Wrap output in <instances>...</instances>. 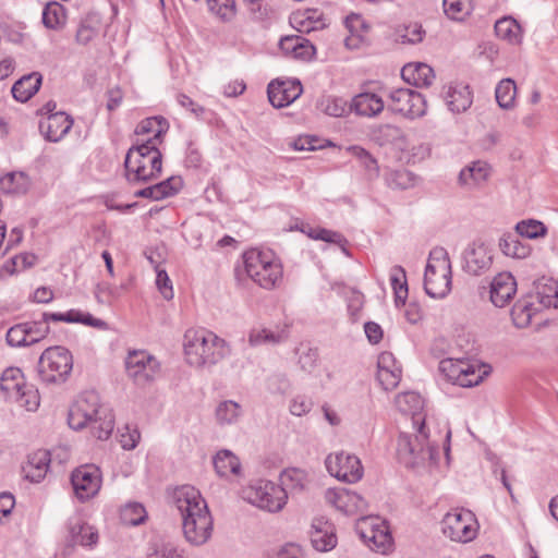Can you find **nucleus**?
<instances>
[{
	"label": "nucleus",
	"mask_w": 558,
	"mask_h": 558,
	"mask_svg": "<svg viewBox=\"0 0 558 558\" xmlns=\"http://www.w3.org/2000/svg\"><path fill=\"white\" fill-rule=\"evenodd\" d=\"M280 47L287 52H292L295 58L303 60L311 59L315 53V47L310 43V40L299 36L282 39L280 41Z\"/></svg>",
	"instance_id": "34"
},
{
	"label": "nucleus",
	"mask_w": 558,
	"mask_h": 558,
	"mask_svg": "<svg viewBox=\"0 0 558 558\" xmlns=\"http://www.w3.org/2000/svg\"><path fill=\"white\" fill-rule=\"evenodd\" d=\"M357 533L374 551L388 554L393 547V538L388 522L379 517H365L357 524Z\"/></svg>",
	"instance_id": "8"
},
{
	"label": "nucleus",
	"mask_w": 558,
	"mask_h": 558,
	"mask_svg": "<svg viewBox=\"0 0 558 558\" xmlns=\"http://www.w3.org/2000/svg\"><path fill=\"white\" fill-rule=\"evenodd\" d=\"M213 464L216 473L220 477L229 476L230 474H239L241 463L239 459L230 450H220L214 457Z\"/></svg>",
	"instance_id": "33"
},
{
	"label": "nucleus",
	"mask_w": 558,
	"mask_h": 558,
	"mask_svg": "<svg viewBox=\"0 0 558 558\" xmlns=\"http://www.w3.org/2000/svg\"><path fill=\"white\" fill-rule=\"evenodd\" d=\"M65 22V10L58 2L46 4L43 11V23L47 28L56 29Z\"/></svg>",
	"instance_id": "42"
},
{
	"label": "nucleus",
	"mask_w": 558,
	"mask_h": 558,
	"mask_svg": "<svg viewBox=\"0 0 558 558\" xmlns=\"http://www.w3.org/2000/svg\"><path fill=\"white\" fill-rule=\"evenodd\" d=\"M173 504L182 517V530L186 542L201 546L213 533V518L205 499L193 486L184 485L173 493Z\"/></svg>",
	"instance_id": "1"
},
{
	"label": "nucleus",
	"mask_w": 558,
	"mask_h": 558,
	"mask_svg": "<svg viewBox=\"0 0 558 558\" xmlns=\"http://www.w3.org/2000/svg\"><path fill=\"white\" fill-rule=\"evenodd\" d=\"M162 143V131L143 143L129 148L124 159L125 179L131 185L148 183L158 179L162 171V154L158 145Z\"/></svg>",
	"instance_id": "3"
},
{
	"label": "nucleus",
	"mask_w": 558,
	"mask_h": 558,
	"mask_svg": "<svg viewBox=\"0 0 558 558\" xmlns=\"http://www.w3.org/2000/svg\"><path fill=\"white\" fill-rule=\"evenodd\" d=\"M26 323L12 326L7 332V342L11 347H27L29 340L27 338Z\"/></svg>",
	"instance_id": "51"
},
{
	"label": "nucleus",
	"mask_w": 558,
	"mask_h": 558,
	"mask_svg": "<svg viewBox=\"0 0 558 558\" xmlns=\"http://www.w3.org/2000/svg\"><path fill=\"white\" fill-rule=\"evenodd\" d=\"M328 500L340 511L350 513L352 509L349 508L351 502L356 509H362L365 505V500L356 493L342 489L340 492L328 490Z\"/></svg>",
	"instance_id": "32"
},
{
	"label": "nucleus",
	"mask_w": 558,
	"mask_h": 558,
	"mask_svg": "<svg viewBox=\"0 0 558 558\" xmlns=\"http://www.w3.org/2000/svg\"><path fill=\"white\" fill-rule=\"evenodd\" d=\"M311 239L322 240L328 243H336L339 245H343L344 243H347V240L342 234L331 230H327L325 228H317L315 233L311 234Z\"/></svg>",
	"instance_id": "60"
},
{
	"label": "nucleus",
	"mask_w": 558,
	"mask_h": 558,
	"mask_svg": "<svg viewBox=\"0 0 558 558\" xmlns=\"http://www.w3.org/2000/svg\"><path fill=\"white\" fill-rule=\"evenodd\" d=\"M71 484L75 496L84 502L99 492L101 486L100 470L93 464L81 465L72 472Z\"/></svg>",
	"instance_id": "14"
},
{
	"label": "nucleus",
	"mask_w": 558,
	"mask_h": 558,
	"mask_svg": "<svg viewBox=\"0 0 558 558\" xmlns=\"http://www.w3.org/2000/svg\"><path fill=\"white\" fill-rule=\"evenodd\" d=\"M390 280L395 292L396 305H404L408 298V283L404 268L401 266H395L392 268Z\"/></svg>",
	"instance_id": "39"
},
{
	"label": "nucleus",
	"mask_w": 558,
	"mask_h": 558,
	"mask_svg": "<svg viewBox=\"0 0 558 558\" xmlns=\"http://www.w3.org/2000/svg\"><path fill=\"white\" fill-rule=\"evenodd\" d=\"M183 186L181 177H170L157 184H155L156 193L159 201L171 197L180 192Z\"/></svg>",
	"instance_id": "50"
},
{
	"label": "nucleus",
	"mask_w": 558,
	"mask_h": 558,
	"mask_svg": "<svg viewBox=\"0 0 558 558\" xmlns=\"http://www.w3.org/2000/svg\"><path fill=\"white\" fill-rule=\"evenodd\" d=\"M383 99L374 93H361L353 97L350 109L359 116L375 117L384 110Z\"/></svg>",
	"instance_id": "23"
},
{
	"label": "nucleus",
	"mask_w": 558,
	"mask_h": 558,
	"mask_svg": "<svg viewBox=\"0 0 558 558\" xmlns=\"http://www.w3.org/2000/svg\"><path fill=\"white\" fill-rule=\"evenodd\" d=\"M70 542L74 545L93 547L98 543L97 530L87 523L76 520L69 522Z\"/></svg>",
	"instance_id": "29"
},
{
	"label": "nucleus",
	"mask_w": 558,
	"mask_h": 558,
	"mask_svg": "<svg viewBox=\"0 0 558 558\" xmlns=\"http://www.w3.org/2000/svg\"><path fill=\"white\" fill-rule=\"evenodd\" d=\"M183 348L190 365L211 366L226 355V342L206 329H189L184 333Z\"/></svg>",
	"instance_id": "4"
},
{
	"label": "nucleus",
	"mask_w": 558,
	"mask_h": 558,
	"mask_svg": "<svg viewBox=\"0 0 558 558\" xmlns=\"http://www.w3.org/2000/svg\"><path fill=\"white\" fill-rule=\"evenodd\" d=\"M493 264V255L488 246L481 241L470 243L462 253V269L472 276H481Z\"/></svg>",
	"instance_id": "16"
},
{
	"label": "nucleus",
	"mask_w": 558,
	"mask_h": 558,
	"mask_svg": "<svg viewBox=\"0 0 558 558\" xmlns=\"http://www.w3.org/2000/svg\"><path fill=\"white\" fill-rule=\"evenodd\" d=\"M73 368L71 352L63 347H51L40 355L37 373L43 383L63 384Z\"/></svg>",
	"instance_id": "7"
},
{
	"label": "nucleus",
	"mask_w": 558,
	"mask_h": 558,
	"mask_svg": "<svg viewBox=\"0 0 558 558\" xmlns=\"http://www.w3.org/2000/svg\"><path fill=\"white\" fill-rule=\"evenodd\" d=\"M517 291V282L510 272H500L490 283V300L497 307L506 306Z\"/></svg>",
	"instance_id": "20"
},
{
	"label": "nucleus",
	"mask_w": 558,
	"mask_h": 558,
	"mask_svg": "<svg viewBox=\"0 0 558 558\" xmlns=\"http://www.w3.org/2000/svg\"><path fill=\"white\" fill-rule=\"evenodd\" d=\"M517 94V86L511 78L501 80L495 89L496 100L500 108L510 109L513 107Z\"/></svg>",
	"instance_id": "38"
},
{
	"label": "nucleus",
	"mask_w": 558,
	"mask_h": 558,
	"mask_svg": "<svg viewBox=\"0 0 558 558\" xmlns=\"http://www.w3.org/2000/svg\"><path fill=\"white\" fill-rule=\"evenodd\" d=\"M500 251L512 258H525L531 253L530 245L519 234L505 233L499 240Z\"/></svg>",
	"instance_id": "30"
},
{
	"label": "nucleus",
	"mask_w": 558,
	"mask_h": 558,
	"mask_svg": "<svg viewBox=\"0 0 558 558\" xmlns=\"http://www.w3.org/2000/svg\"><path fill=\"white\" fill-rule=\"evenodd\" d=\"M533 311L534 307L530 301H517L511 308L513 324L519 328L526 327L531 323Z\"/></svg>",
	"instance_id": "45"
},
{
	"label": "nucleus",
	"mask_w": 558,
	"mask_h": 558,
	"mask_svg": "<svg viewBox=\"0 0 558 558\" xmlns=\"http://www.w3.org/2000/svg\"><path fill=\"white\" fill-rule=\"evenodd\" d=\"M389 109L408 118H418L425 114V98L416 90L398 88L389 94Z\"/></svg>",
	"instance_id": "15"
},
{
	"label": "nucleus",
	"mask_w": 558,
	"mask_h": 558,
	"mask_svg": "<svg viewBox=\"0 0 558 558\" xmlns=\"http://www.w3.org/2000/svg\"><path fill=\"white\" fill-rule=\"evenodd\" d=\"M210 12L223 21H230L235 15L234 0H206Z\"/></svg>",
	"instance_id": "49"
},
{
	"label": "nucleus",
	"mask_w": 558,
	"mask_h": 558,
	"mask_svg": "<svg viewBox=\"0 0 558 558\" xmlns=\"http://www.w3.org/2000/svg\"><path fill=\"white\" fill-rule=\"evenodd\" d=\"M92 435L99 440H107L114 429V421H89Z\"/></svg>",
	"instance_id": "57"
},
{
	"label": "nucleus",
	"mask_w": 558,
	"mask_h": 558,
	"mask_svg": "<svg viewBox=\"0 0 558 558\" xmlns=\"http://www.w3.org/2000/svg\"><path fill=\"white\" fill-rule=\"evenodd\" d=\"M50 452L48 450H37L27 457V461L22 466L26 480L33 483L41 482L50 465Z\"/></svg>",
	"instance_id": "22"
},
{
	"label": "nucleus",
	"mask_w": 558,
	"mask_h": 558,
	"mask_svg": "<svg viewBox=\"0 0 558 558\" xmlns=\"http://www.w3.org/2000/svg\"><path fill=\"white\" fill-rule=\"evenodd\" d=\"M96 35L97 29L87 21H82L76 31V43L80 45H87Z\"/></svg>",
	"instance_id": "62"
},
{
	"label": "nucleus",
	"mask_w": 558,
	"mask_h": 558,
	"mask_svg": "<svg viewBox=\"0 0 558 558\" xmlns=\"http://www.w3.org/2000/svg\"><path fill=\"white\" fill-rule=\"evenodd\" d=\"M306 482V474L300 469H287L280 474V487L286 488L287 495L303 490Z\"/></svg>",
	"instance_id": "37"
},
{
	"label": "nucleus",
	"mask_w": 558,
	"mask_h": 558,
	"mask_svg": "<svg viewBox=\"0 0 558 558\" xmlns=\"http://www.w3.org/2000/svg\"><path fill=\"white\" fill-rule=\"evenodd\" d=\"M402 78L416 87L429 86L435 78L434 70L425 63H409L401 70Z\"/></svg>",
	"instance_id": "25"
},
{
	"label": "nucleus",
	"mask_w": 558,
	"mask_h": 558,
	"mask_svg": "<svg viewBox=\"0 0 558 558\" xmlns=\"http://www.w3.org/2000/svg\"><path fill=\"white\" fill-rule=\"evenodd\" d=\"M325 465L331 476L342 482L356 483L363 476V466L360 459L344 451L328 454Z\"/></svg>",
	"instance_id": "12"
},
{
	"label": "nucleus",
	"mask_w": 558,
	"mask_h": 558,
	"mask_svg": "<svg viewBox=\"0 0 558 558\" xmlns=\"http://www.w3.org/2000/svg\"><path fill=\"white\" fill-rule=\"evenodd\" d=\"M395 405L400 415L416 418L423 413L424 399L413 391L403 392L396 397Z\"/></svg>",
	"instance_id": "27"
},
{
	"label": "nucleus",
	"mask_w": 558,
	"mask_h": 558,
	"mask_svg": "<svg viewBox=\"0 0 558 558\" xmlns=\"http://www.w3.org/2000/svg\"><path fill=\"white\" fill-rule=\"evenodd\" d=\"M25 385L23 373L19 367H8L0 377V389L10 398Z\"/></svg>",
	"instance_id": "35"
},
{
	"label": "nucleus",
	"mask_w": 558,
	"mask_h": 558,
	"mask_svg": "<svg viewBox=\"0 0 558 558\" xmlns=\"http://www.w3.org/2000/svg\"><path fill=\"white\" fill-rule=\"evenodd\" d=\"M118 437L123 449L132 450L137 446L141 433L134 422H125L122 427H118Z\"/></svg>",
	"instance_id": "44"
},
{
	"label": "nucleus",
	"mask_w": 558,
	"mask_h": 558,
	"mask_svg": "<svg viewBox=\"0 0 558 558\" xmlns=\"http://www.w3.org/2000/svg\"><path fill=\"white\" fill-rule=\"evenodd\" d=\"M13 397L21 407H24L27 411H36L40 403V397L38 389L32 385H25L20 391H16Z\"/></svg>",
	"instance_id": "46"
},
{
	"label": "nucleus",
	"mask_w": 558,
	"mask_h": 558,
	"mask_svg": "<svg viewBox=\"0 0 558 558\" xmlns=\"http://www.w3.org/2000/svg\"><path fill=\"white\" fill-rule=\"evenodd\" d=\"M425 292L434 299L445 298L451 289V263L448 252L444 247H435L424 274Z\"/></svg>",
	"instance_id": "5"
},
{
	"label": "nucleus",
	"mask_w": 558,
	"mask_h": 558,
	"mask_svg": "<svg viewBox=\"0 0 558 558\" xmlns=\"http://www.w3.org/2000/svg\"><path fill=\"white\" fill-rule=\"evenodd\" d=\"M242 414L241 405L232 400L222 401L216 408V418H236Z\"/></svg>",
	"instance_id": "56"
},
{
	"label": "nucleus",
	"mask_w": 558,
	"mask_h": 558,
	"mask_svg": "<svg viewBox=\"0 0 558 558\" xmlns=\"http://www.w3.org/2000/svg\"><path fill=\"white\" fill-rule=\"evenodd\" d=\"M446 104L452 112H463L472 105V93L468 85L449 86L445 95Z\"/></svg>",
	"instance_id": "28"
},
{
	"label": "nucleus",
	"mask_w": 558,
	"mask_h": 558,
	"mask_svg": "<svg viewBox=\"0 0 558 558\" xmlns=\"http://www.w3.org/2000/svg\"><path fill=\"white\" fill-rule=\"evenodd\" d=\"M489 167L486 162L475 161L461 170L459 181L463 185H477L487 179Z\"/></svg>",
	"instance_id": "36"
},
{
	"label": "nucleus",
	"mask_w": 558,
	"mask_h": 558,
	"mask_svg": "<svg viewBox=\"0 0 558 558\" xmlns=\"http://www.w3.org/2000/svg\"><path fill=\"white\" fill-rule=\"evenodd\" d=\"M465 369H470L469 361L453 359H445L440 361L438 366L439 385L444 388H447L452 384L461 386V383H465Z\"/></svg>",
	"instance_id": "21"
},
{
	"label": "nucleus",
	"mask_w": 558,
	"mask_h": 558,
	"mask_svg": "<svg viewBox=\"0 0 558 558\" xmlns=\"http://www.w3.org/2000/svg\"><path fill=\"white\" fill-rule=\"evenodd\" d=\"M148 558H184L183 551L171 543H161L155 545Z\"/></svg>",
	"instance_id": "55"
},
{
	"label": "nucleus",
	"mask_w": 558,
	"mask_h": 558,
	"mask_svg": "<svg viewBox=\"0 0 558 558\" xmlns=\"http://www.w3.org/2000/svg\"><path fill=\"white\" fill-rule=\"evenodd\" d=\"M303 92L298 80H272L267 86L269 102L275 108H283L296 100Z\"/></svg>",
	"instance_id": "17"
},
{
	"label": "nucleus",
	"mask_w": 558,
	"mask_h": 558,
	"mask_svg": "<svg viewBox=\"0 0 558 558\" xmlns=\"http://www.w3.org/2000/svg\"><path fill=\"white\" fill-rule=\"evenodd\" d=\"M158 130L162 131V136L166 134L168 130V124L165 118L162 117H150L147 119H144L141 121L136 129L135 134L136 135H145V134H151V136H155L156 132Z\"/></svg>",
	"instance_id": "48"
},
{
	"label": "nucleus",
	"mask_w": 558,
	"mask_h": 558,
	"mask_svg": "<svg viewBox=\"0 0 558 558\" xmlns=\"http://www.w3.org/2000/svg\"><path fill=\"white\" fill-rule=\"evenodd\" d=\"M156 284L166 300H171L173 298V289L171 284V280L169 279L167 271L163 269L156 268Z\"/></svg>",
	"instance_id": "61"
},
{
	"label": "nucleus",
	"mask_w": 558,
	"mask_h": 558,
	"mask_svg": "<svg viewBox=\"0 0 558 558\" xmlns=\"http://www.w3.org/2000/svg\"><path fill=\"white\" fill-rule=\"evenodd\" d=\"M289 338V326L277 327L276 330L268 328H253L248 333V343L251 347L262 344H279Z\"/></svg>",
	"instance_id": "24"
},
{
	"label": "nucleus",
	"mask_w": 558,
	"mask_h": 558,
	"mask_svg": "<svg viewBox=\"0 0 558 558\" xmlns=\"http://www.w3.org/2000/svg\"><path fill=\"white\" fill-rule=\"evenodd\" d=\"M243 259L247 276L262 288L272 289L281 280V265L271 252L251 250L244 253Z\"/></svg>",
	"instance_id": "6"
},
{
	"label": "nucleus",
	"mask_w": 558,
	"mask_h": 558,
	"mask_svg": "<svg viewBox=\"0 0 558 558\" xmlns=\"http://www.w3.org/2000/svg\"><path fill=\"white\" fill-rule=\"evenodd\" d=\"M41 81L43 76L38 72L21 77L13 84L11 89L14 99L20 102L29 100L38 92Z\"/></svg>",
	"instance_id": "26"
},
{
	"label": "nucleus",
	"mask_w": 558,
	"mask_h": 558,
	"mask_svg": "<svg viewBox=\"0 0 558 558\" xmlns=\"http://www.w3.org/2000/svg\"><path fill=\"white\" fill-rule=\"evenodd\" d=\"M547 232L545 225L537 220H523L517 223L515 233L525 239H537Z\"/></svg>",
	"instance_id": "47"
},
{
	"label": "nucleus",
	"mask_w": 558,
	"mask_h": 558,
	"mask_svg": "<svg viewBox=\"0 0 558 558\" xmlns=\"http://www.w3.org/2000/svg\"><path fill=\"white\" fill-rule=\"evenodd\" d=\"M350 109L343 98H331L327 100L325 112L331 117H343Z\"/></svg>",
	"instance_id": "59"
},
{
	"label": "nucleus",
	"mask_w": 558,
	"mask_h": 558,
	"mask_svg": "<svg viewBox=\"0 0 558 558\" xmlns=\"http://www.w3.org/2000/svg\"><path fill=\"white\" fill-rule=\"evenodd\" d=\"M284 489L270 481H259L247 489L246 499L263 510L278 512L287 504Z\"/></svg>",
	"instance_id": "9"
},
{
	"label": "nucleus",
	"mask_w": 558,
	"mask_h": 558,
	"mask_svg": "<svg viewBox=\"0 0 558 558\" xmlns=\"http://www.w3.org/2000/svg\"><path fill=\"white\" fill-rule=\"evenodd\" d=\"M29 185L28 175L22 171L9 172L0 178V191L5 194H25Z\"/></svg>",
	"instance_id": "31"
},
{
	"label": "nucleus",
	"mask_w": 558,
	"mask_h": 558,
	"mask_svg": "<svg viewBox=\"0 0 558 558\" xmlns=\"http://www.w3.org/2000/svg\"><path fill=\"white\" fill-rule=\"evenodd\" d=\"M409 426L399 434L397 442V459L409 470H420L428 462L436 463L438 446L429 440V429L426 421H407Z\"/></svg>",
	"instance_id": "2"
},
{
	"label": "nucleus",
	"mask_w": 558,
	"mask_h": 558,
	"mask_svg": "<svg viewBox=\"0 0 558 558\" xmlns=\"http://www.w3.org/2000/svg\"><path fill=\"white\" fill-rule=\"evenodd\" d=\"M474 514L470 510L454 509L448 512L441 521L444 535L454 542H469L475 537Z\"/></svg>",
	"instance_id": "11"
},
{
	"label": "nucleus",
	"mask_w": 558,
	"mask_h": 558,
	"mask_svg": "<svg viewBox=\"0 0 558 558\" xmlns=\"http://www.w3.org/2000/svg\"><path fill=\"white\" fill-rule=\"evenodd\" d=\"M26 325L29 345L39 342L50 332V328L47 322L44 320V317L38 322H27Z\"/></svg>",
	"instance_id": "53"
},
{
	"label": "nucleus",
	"mask_w": 558,
	"mask_h": 558,
	"mask_svg": "<svg viewBox=\"0 0 558 558\" xmlns=\"http://www.w3.org/2000/svg\"><path fill=\"white\" fill-rule=\"evenodd\" d=\"M424 31L421 25L413 24L405 28L404 34L401 35L403 44H417L423 40Z\"/></svg>",
	"instance_id": "63"
},
{
	"label": "nucleus",
	"mask_w": 558,
	"mask_h": 558,
	"mask_svg": "<svg viewBox=\"0 0 558 558\" xmlns=\"http://www.w3.org/2000/svg\"><path fill=\"white\" fill-rule=\"evenodd\" d=\"M311 407V400H308L305 397L299 396L292 400L290 404V412L294 416H302L310 411Z\"/></svg>",
	"instance_id": "64"
},
{
	"label": "nucleus",
	"mask_w": 558,
	"mask_h": 558,
	"mask_svg": "<svg viewBox=\"0 0 558 558\" xmlns=\"http://www.w3.org/2000/svg\"><path fill=\"white\" fill-rule=\"evenodd\" d=\"M445 14L454 21H462L472 11V0H444Z\"/></svg>",
	"instance_id": "43"
},
{
	"label": "nucleus",
	"mask_w": 558,
	"mask_h": 558,
	"mask_svg": "<svg viewBox=\"0 0 558 558\" xmlns=\"http://www.w3.org/2000/svg\"><path fill=\"white\" fill-rule=\"evenodd\" d=\"M73 119L65 112H56L48 116L46 121L39 123L40 133L49 142H59L69 133Z\"/></svg>",
	"instance_id": "19"
},
{
	"label": "nucleus",
	"mask_w": 558,
	"mask_h": 558,
	"mask_svg": "<svg viewBox=\"0 0 558 558\" xmlns=\"http://www.w3.org/2000/svg\"><path fill=\"white\" fill-rule=\"evenodd\" d=\"M393 369L395 371L377 369V380L379 381L380 386L387 391L395 389L401 380L402 369Z\"/></svg>",
	"instance_id": "54"
},
{
	"label": "nucleus",
	"mask_w": 558,
	"mask_h": 558,
	"mask_svg": "<svg viewBox=\"0 0 558 558\" xmlns=\"http://www.w3.org/2000/svg\"><path fill=\"white\" fill-rule=\"evenodd\" d=\"M125 367L129 377L141 387L153 383L160 373V363L147 351L130 352Z\"/></svg>",
	"instance_id": "10"
},
{
	"label": "nucleus",
	"mask_w": 558,
	"mask_h": 558,
	"mask_svg": "<svg viewBox=\"0 0 558 558\" xmlns=\"http://www.w3.org/2000/svg\"><path fill=\"white\" fill-rule=\"evenodd\" d=\"M298 353L300 367L306 373H312L318 363L319 355L317 349L302 345L298 349Z\"/></svg>",
	"instance_id": "52"
},
{
	"label": "nucleus",
	"mask_w": 558,
	"mask_h": 558,
	"mask_svg": "<svg viewBox=\"0 0 558 558\" xmlns=\"http://www.w3.org/2000/svg\"><path fill=\"white\" fill-rule=\"evenodd\" d=\"M496 35L510 43H519L521 26L512 17H502L495 23Z\"/></svg>",
	"instance_id": "40"
},
{
	"label": "nucleus",
	"mask_w": 558,
	"mask_h": 558,
	"mask_svg": "<svg viewBox=\"0 0 558 558\" xmlns=\"http://www.w3.org/2000/svg\"><path fill=\"white\" fill-rule=\"evenodd\" d=\"M147 517L144 506L140 502H130L120 511V520L123 524L135 526L142 524Z\"/></svg>",
	"instance_id": "41"
},
{
	"label": "nucleus",
	"mask_w": 558,
	"mask_h": 558,
	"mask_svg": "<svg viewBox=\"0 0 558 558\" xmlns=\"http://www.w3.org/2000/svg\"><path fill=\"white\" fill-rule=\"evenodd\" d=\"M112 410L101 403L99 395L87 390L76 397L69 408V418H108Z\"/></svg>",
	"instance_id": "13"
},
{
	"label": "nucleus",
	"mask_w": 558,
	"mask_h": 558,
	"mask_svg": "<svg viewBox=\"0 0 558 558\" xmlns=\"http://www.w3.org/2000/svg\"><path fill=\"white\" fill-rule=\"evenodd\" d=\"M310 538L318 551H329L337 545L335 526L323 517L313 520Z\"/></svg>",
	"instance_id": "18"
},
{
	"label": "nucleus",
	"mask_w": 558,
	"mask_h": 558,
	"mask_svg": "<svg viewBox=\"0 0 558 558\" xmlns=\"http://www.w3.org/2000/svg\"><path fill=\"white\" fill-rule=\"evenodd\" d=\"M247 4V10L252 20L263 22L269 19L271 9L262 4V0H243Z\"/></svg>",
	"instance_id": "58"
}]
</instances>
